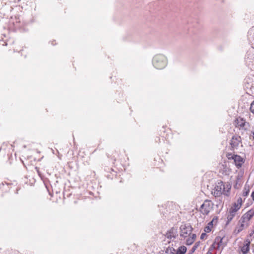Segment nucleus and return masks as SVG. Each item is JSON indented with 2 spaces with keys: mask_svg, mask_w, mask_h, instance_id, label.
Segmentation results:
<instances>
[{
  "mask_svg": "<svg viewBox=\"0 0 254 254\" xmlns=\"http://www.w3.org/2000/svg\"><path fill=\"white\" fill-rule=\"evenodd\" d=\"M236 213L235 211L230 209L229 213L227 216V221L226 224L228 225L234 218V216L236 215Z\"/></svg>",
  "mask_w": 254,
  "mask_h": 254,
  "instance_id": "14",
  "label": "nucleus"
},
{
  "mask_svg": "<svg viewBox=\"0 0 254 254\" xmlns=\"http://www.w3.org/2000/svg\"><path fill=\"white\" fill-rule=\"evenodd\" d=\"M12 7L11 5L8 4L5 7H3V11L4 12H8L11 11Z\"/></svg>",
  "mask_w": 254,
  "mask_h": 254,
  "instance_id": "19",
  "label": "nucleus"
},
{
  "mask_svg": "<svg viewBox=\"0 0 254 254\" xmlns=\"http://www.w3.org/2000/svg\"><path fill=\"white\" fill-rule=\"evenodd\" d=\"M206 236L205 233H202L200 236V239H203Z\"/></svg>",
  "mask_w": 254,
  "mask_h": 254,
  "instance_id": "25",
  "label": "nucleus"
},
{
  "mask_svg": "<svg viewBox=\"0 0 254 254\" xmlns=\"http://www.w3.org/2000/svg\"><path fill=\"white\" fill-rule=\"evenodd\" d=\"M152 64L156 68L158 69H163L167 64V59L163 55H157L154 57Z\"/></svg>",
  "mask_w": 254,
  "mask_h": 254,
  "instance_id": "2",
  "label": "nucleus"
},
{
  "mask_svg": "<svg viewBox=\"0 0 254 254\" xmlns=\"http://www.w3.org/2000/svg\"><path fill=\"white\" fill-rule=\"evenodd\" d=\"M198 245H199L198 243H196L195 244V245L191 249V253H193L194 252V251L196 250V249L197 248V247Z\"/></svg>",
  "mask_w": 254,
  "mask_h": 254,
  "instance_id": "22",
  "label": "nucleus"
},
{
  "mask_svg": "<svg viewBox=\"0 0 254 254\" xmlns=\"http://www.w3.org/2000/svg\"><path fill=\"white\" fill-rule=\"evenodd\" d=\"M22 26L21 20L19 16H11L9 21V28L15 30L20 28Z\"/></svg>",
  "mask_w": 254,
  "mask_h": 254,
  "instance_id": "5",
  "label": "nucleus"
},
{
  "mask_svg": "<svg viewBox=\"0 0 254 254\" xmlns=\"http://www.w3.org/2000/svg\"><path fill=\"white\" fill-rule=\"evenodd\" d=\"M240 208L241 206L239 204L235 203L230 209L236 212Z\"/></svg>",
  "mask_w": 254,
  "mask_h": 254,
  "instance_id": "17",
  "label": "nucleus"
},
{
  "mask_svg": "<svg viewBox=\"0 0 254 254\" xmlns=\"http://www.w3.org/2000/svg\"><path fill=\"white\" fill-rule=\"evenodd\" d=\"M241 138L239 135H234L232 137L231 140L230 145L231 147L234 149L237 148L241 142Z\"/></svg>",
  "mask_w": 254,
  "mask_h": 254,
  "instance_id": "9",
  "label": "nucleus"
},
{
  "mask_svg": "<svg viewBox=\"0 0 254 254\" xmlns=\"http://www.w3.org/2000/svg\"><path fill=\"white\" fill-rule=\"evenodd\" d=\"M180 236L186 238L190 236L186 240V244L188 245H191L196 238V235L191 234L192 228L190 224H183L180 227Z\"/></svg>",
  "mask_w": 254,
  "mask_h": 254,
  "instance_id": "1",
  "label": "nucleus"
},
{
  "mask_svg": "<svg viewBox=\"0 0 254 254\" xmlns=\"http://www.w3.org/2000/svg\"><path fill=\"white\" fill-rule=\"evenodd\" d=\"M242 202V198H239L237 200V203H237V204H239L240 205V206H241Z\"/></svg>",
  "mask_w": 254,
  "mask_h": 254,
  "instance_id": "24",
  "label": "nucleus"
},
{
  "mask_svg": "<svg viewBox=\"0 0 254 254\" xmlns=\"http://www.w3.org/2000/svg\"><path fill=\"white\" fill-rule=\"evenodd\" d=\"M225 185L222 181H218L216 183V185L212 190V194L215 197H220L221 195L224 193L227 195V193L225 192Z\"/></svg>",
  "mask_w": 254,
  "mask_h": 254,
  "instance_id": "3",
  "label": "nucleus"
},
{
  "mask_svg": "<svg viewBox=\"0 0 254 254\" xmlns=\"http://www.w3.org/2000/svg\"><path fill=\"white\" fill-rule=\"evenodd\" d=\"M240 222L241 223L240 225L237 227L234 231L237 234L241 232L245 228H247L249 226V222H242V218H241Z\"/></svg>",
  "mask_w": 254,
  "mask_h": 254,
  "instance_id": "11",
  "label": "nucleus"
},
{
  "mask_svg": "<svg viewBox=\"0 0 254 254\" xmlns=\"http://www.w3.org/2000/svg\"><path fill=\"white\" fill-rule=\"evenodd\" d=\"M250 192L249 187L245 186L243 191V195L244 196H246L248 195Z\"/></svg>",
  "mask_w": 254,
  "mask_h": 254,
  "instance_id": "18",
  "label": "nucleus"
},
{
  "mask_svg": "<svg viewBox=\"0 0 254 254\" xmlns=\"http://www.w3.org/2000/svg\"><path fill=\"white\" fill-rule=\"evenodd\" d=\"M213 202L208 199H206L199 208V211L204 216L208 215L213 208Z\"/></svg>",
  "mask_w": 254,
  "mask_h": 254,
  "instance_id": "4",
  "label": "nucleus"
},
{
  "mask_svg": "<svg viewBox=\"0 0 254 254\" xmlns=\"http://www.w3.org/2000/svg\"><path fill=\"white\" fill-rule=\"evenodd\" d=\"M187 251V248L184 246H181L176 249V254H185Z\"/></svg>",
  "mask_w": 254,
  "mask_h": 254,
  "instance_id": "15",
  "label": "nucleus"
},
{
  "mask_svg": "<svg viewBox=\"0 0 254 254\" xmlns=\"http://www.w3.org/2000/svg\"><path fill=\"white\" fill-rule=\"evenodd\" d=\"M166 254H176V249L172 247H168L165 250Z\"/></svg>",
  "mask_w": 254,
  "mask_h": 254,
  "instance_id": "16",
  "label": "nucleus"
},
{
  "mask_svg": "<svg viewBox=\"0 0 254 254\" xmlns=\"http://www.w3.org/2000/svg\"><path fill=\"white\" fill-rule=\"evenodd\" d=\"M1 185H2L3 187H4V184L3 183H2Z\"/></svg>",
  "mask_w": 254,
  "mask_h": 254,
  "instance_id": "28",
  "label": "nucleus"
},
{
  "mask_svg": "<svg viewBox=\"0 0 254 254\" xmlns=\"http://www.w3.org/2000/svg\"><path fill=\"white\" fill-rule=\"evenodd\" d=\"M251 111L254 114V101L252 103L250 107Z\"/></svg>",
  "mask_w": 254,
  "mask_h": 254,
  "instance_id": "23",
  "label": "nucleus"
},
{
  "mask_svg": "<svg viewBox=\"0 0 254 254\" xmlns=\"http://www.w3.org/2000/svg\"><path fill=\"white\" fill-rule=\"evenodd\" d=\"M211 248L216 250L217 252L216 253H221L223 248L222 239L220 237L216 238L214 243L211 247Z\"/></svg>",
  "mask_w": 254,
  "mask_h": 254,
  "instance_id": "6",
  "label": "nucleus"
},
{
  "mask_svg": "<svg viewBox=\"0 0 254 254\" xmlns=\"http://www.w3.org/2000/svg\"><path fill=\"white\" fill-rule=\"evenodd\" d=\"M254 215V209H251L247 213L244 214L241 217L242 222H249V220Z\"/></svg>",
  "mask_w": 254,
  "mask_h": 254,
  "instance_id": "10",
  "label": "nucleus"
},
{
  "mask_svg": "<svg viewBox=\"0 0 254 254\" xmlns=\"http://www.w3.org/2000/svg\"><path fill=\"white\" fill-rule=\"evenodd\" d=\"M218 219V217L217 216L214 217L212 221L209 223V225H213V222H216Z\"/></svg>",
  "mask_w": 254,
  "mask_h": 254,
  "instance_id": "21",
  "label": "nucleus"
},
{
  "mask_svg": "<svg viewBox=\"0 0 254 254\" xmlns=\"http://www.w3.org/2000/svg\"><path fill=\"white\" fill-rule=\"evenodd\" d=\"M251 196H252L253 200L254 201V191H253V192L252 193Z\"/></svg>",
  "mask_w": 254,
  "mask_h": 254,
  "instance_id": "26",
  "label": "nucleus"
},
{
  "mask_svg": "<svg viewBox=\"0 0 254 254\" xmlns=\"http://www.w3.org/2000/svg\"><path fill=\"white\" fill-rule=\"evenodd\" d=\"M250 241L248 239L246 240L245 241L244 246L241 248V251L243 254H246L249 252L250 249Z\"/></svg>",
  "mask_w": 254,
  "mask_h": 254,
  "instance_id": "13",
  "label": "nucleus"
},
{
  "mask_svg": "<svg viewBox=\"0 0 254 254\" xmlns=\"http://www.w3.org/2000/svg\"><path fill=\"white\" fill-rule=\"evenodd\" d=\"M165 236L169 239L174 240L176 239V237L178 236V231L177 229L175 228H171L167 232Z\"/></svg>",
  "mask_w": 254,
  "mask_h": 254,
  "instance_id": "8",
  "label": "nucleus"
},
{
  "mask_svg": "<svg viewBox=\"0 0 254 254\" xmlns=\"http://www.w3.org/2000/svg\"><path fill=\"white\" fill-rule=\"evenodd\" d=\"M235 125L236 127H239L241 128L246 129L249 126V123L241 118H238L235 121Z\"/></svg>",
  "mask_w": 254,
  "mask_h": 254,
  "instance_id": "7",
  "label": "nucleus"
},
{
  "mask_svg": "<svg viewBox=\"0 0 254 254\" xmlns=\"http://www.w3.org/2000/svg\"><path fill=\"white\" fill-rule=\"evenodd\" d=\"M231 158L234 160L235 165L238 167H240L242 166L243 163V158L239 155H233Z\"/></svg>",
  "mask_w": 254,
  "mask_h": 254,
  "instance_id": "12",
  "label": "nucleus"
},
{
  "mask_svg": "<svg viewBox=\"0 0 254 254\" xmlns=\"http://www.w3.org/2000/svg\"><path fill=\"white\" fill-rule=\"evenodd\" d=\"M212 225H209V223L208 224V225L205 227L204 229V231L206 233H209L211 230V227Z\"/></svg>",
  "mask_w": 254,
  "mask_h": 254,
  "instance_id": "20",
  "label": "nucleus"
},
{
  "mask_svg": "<svg viewBox=\"0 0 254 254\" xmlns=\"http://www.w3.org/2000/svg\"><path fill=\"white\" fill-rule=\"evenodd\" d=\"M206 254H211V253L209 251H208Z\"/></svg>",
  "mask_w": 254,
  "mask_h": 254,
  "instance_id": "27",
  "label": "nucleus"
}]
</instances>
